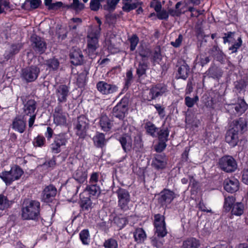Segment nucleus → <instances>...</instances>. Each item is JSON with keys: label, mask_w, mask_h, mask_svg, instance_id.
I'll use <instances>...</instances> for the list:
<instances>
[{"label": "nucleus", "mask_w": 248, "mask_h": 248, "mask_svg": "<svg viewBox=\"0 0 248 248\" xmlns=\"http://www.w3.org/2000/svg\"><path fill=\"white\" fill-rule=\"evenodd\" d=\"M154 217L155 231L154 236L151 238V243L154 246L160 248L162 246L163 242L159 238L164 237L167 233L165 217L160 214L155 215Z\"/></svg>", "instance_id": "nucleus-1"}, {"label": "nucleus", "mask_w": 248, "mask_h": 248, "mask_svg": "<svg viewBox=\"0 0 248 248\" xmlns=\"http://www.w3.org/2000/svg\"><path fill=\"white\" fill-rule=\"evenodd\" d=\"M101 30L99 27H94L88 33L86 50L89 57L92 59H94L97 54L96 49L99 47L98 39Z\"/></svg>", "instance_id": "nucleus-2"}, {"label": "nucleus", "mask_w": 248, "mask_h": 248, "mask_svg": "<svg viewBox=\"0 0 248 248\" xmlns=\"http://www.w3.org/2000/svg\"><path fill=\"white\" fill-rule=\"evenodd\" d=\"M40 202L36 201L25 200L22 209V216L25 219L35 220L40 212Z\"/></svg>", "instance_id": "nucleus-3"}, {"label": "nucleus", "mask_w": 248, "mask_h": 248, "mask_svg": "<svg viewBox=\"0 0 248 248\" xmlns=\"http://www.w3.org/2000/svg\"><path fill=\"white\" fill-rule=\"evenodd\" d=\"M23 174L22 169L18 165L11 167L9 171H4L0 173V178L6 185H10L14 181L19 180Z\"/></svg>", "instance_id": "nucleus-4"}, {"label": "nucleus", "mask_w": 248, "mask_h": 248, "mask_svg": "<svg viewBox=\"0 0 248 248\" xmlns=\"http://www.w3.org/2000/svg\"><path fill=\"white\" fill-rule=\"evenodd\" d=\"M167 87L164 84L159 83L152 87L143 94L144 100L150 101L162 96L167 92Z\"/></svg>", "instance_id": "nucleus-5"}, {"label": "nucleus", "mask_w": 248, "mask_h": 248, "mask_svg": "<svg viewBox=\"0 0 248 248\" xmlns=\"http://www.w3.org/2000/svg\"><path fill=\"white\" fill-rule=\"evenodd\" d=\"M74 124L76 135L84 138L89 128V120L84 115H80L75 120Z\"/></svg>", "instance_id": "nucleus-6"}, {"label": "nucleus", "mask_w": 248, "mask_h": 248, "mask_svg": "<svg viewBox=\"0 0 248 248\" xmlns=\"http://www.w3.org/2000/svg\"><path fill=\"white\" fill-rule=\"evenodd\" d=\"M36 108V102L33 99L29 100L24 105L23 108V119H26V116H30L29 120V126L31 127L34 122L36 113L35 110Z\"/></svg>", "instance_id": "nucleus-7"}, {"label": "nucleus", "mask_w": 248, "mask_h": 248, "mask_svg": "<svg viewBox=\"0 0 248 248\" xmlns=\"http://www.w3.org/2000/svg\"><path fill=\"white\" fill-rule=\"evenodd\" d=\"M219 168L227 172H232L236 169L237 163L235 159L231 156L225 155L219 159Z\"/></svg>", "instance_id": "nucleus-8"}, {"label": "nucleus", "mask_w": 248, "mask_h": 248, "mask_svg": "<svg viewBox=\"0 0 248 248\" xmlns=\"http://www.w3.org/2000/svg\"><path fill=\"white\" fill-rule=\"evenodd\" d=\"M118 201V206L124 211L129 209V204L130 202V196L129 192L124 188H119L116 191Z\"/></svg>", "instance_id": "nucleus-9"}, {"label": "nucleus", "mask_w": 248, "mask_h": 248, "mask_svg": "<svg viewBox=\"0 0 248 248\" xmlns=\"http://www.w3.org/2000/svg\"><path fill=\"white\" fill-rule=\"evenodd\" d=\"M68 138L66 133L55 135L54 141L50 144V149L53 153L58 154L61 152V148L65 146Z\"/></svg>", "instance_id": "nucleus-10"}, {"label": "nucleus", "mask_w": 248, "mask_h": 248, "mask_svg": "<svg viewBox=\"0 0 248 248\" xmlns=\"http://www.w3.org/2000/svg\"><path fill=\"white\" fill-rule=\"evenodd\" d=\"M40 69L36 66H31L23 68L21 74V78L28 82L35 80L38 77Z\"/></svg>", "instance_id": "nucleus-11"}, {"label": "nucleus", "mask_w": 248, "mask_h": 248, "mask_svg": "<svg viewBox=\"0 0 248 248\" xmlns=\"http://www.w3.org/2000/svg\"><path fill=\"white\" fill-rule=\"evenodd\" d=\"M128 110L127 98H123L113 109V115L119 119H123Z\"/></svg>", "instance_id": "nucleus-12"}, {"label": "nucleus", "mask_w": 248, "mask_h": 248, "mask_svg": "<svg viewBox=\"0 0 248 248\" xmlns=\"http://www.w3.org/2000/svg\"><path fill=\"white\" fill-rule=\"evenodd\" d=\"M33 50L39 54L43 53L46 49V44L44 39L36 35H33L31 39Z\"/></svg>", "instance_id": "nucleus-13"}, {"label": "nucleus", "mask_w": 248, "mask_h": 248, "mask_svg": "<svg viewBox=\"0 0 248 248\" xmlns=\"http://www.w3.org/2000/svg\"><path fill=\"white\" fill-rule=\"evenodd\" d=\"M96 88L101 93L105 95L113 94L116 93L118 90L116 85L108 84L104 81L98 82L96 84Z\"/></svg>", "instance_id": "nucleus-14"}, {"label": "nucleus", "mask_w": 248, "mask_h": 248, "mask_svg": "<svg viewBox=\"0 0 248 248\" xmlns=\"http://www.w3.org/2000/svg\"><path fill=\"white\" fill-rule=\"evenodd\" d=\"M226 109L232 114L239 115L246 110L247 105L244 100H240L237 103L228 105Z\"/></svg>", "instance_id": "nucleus-15"}, {"label": "nucleus", "mask_w": 248, "mask_h": 248, "mask_svg": "<svg viewBox=\"0 0 248 248\" xmlns=\"http://www.w3.org/2000/svg\"><path fill=\"white\" fill-rule=\"evenodd\" d=\"M55 93L58 99V104L65 103L67 101V97L70 94L69 88L64 84L60 85L56 88Z\"/></svg>", "instance_id": "nucleus-16"}, {"label": "nucleus", "mask_w": 248, "mask_h": 248, "mask_svg": "<svg viewBox=\"0 0 248 248\" xmlns=\"http://www.w3.org/2000/svg\"><path fill=\"white\" fill-rule=\"evenodd\" d=\"M71 62L74 65H81L84 62V56L80 49L73 47L70 54Z\"/></svg>", "instance_id": "nucleus-17"}, {"label": "nucleus", "mask_w": 248, "mask_h": 248, "mask_svg": "<svg viewBox=\"0 0 248 248\" xmlns=\"http://www.w3.org/2000/svg\"><path fill=\"white\" fill-rule=\"evenodd\" d=\"M57 189L52 185L45 187L42 194V200L46 202H51L57 194Z\"/></svg>", "instance_id": "nucleus-18"}, {"label": "nucleus", "mask_w": 248, "mask_h": 248, "mask_svg": "<svg viewBox=\"0 0 248 248\" xmlns=\"http://www.w3.org/2000/svg\"><path fill=\"white\" fill-rule=\"evenodd\" d=\"M53 120L54 123L57 125H62L66 123V116L65 113L62 111V106L61 104H58V106L55 108Z\"/></svg>", "instance_id": "nucleus-19"}, {"label": "nucleus", "mask_w": 248, "mask_h": 248, "mask_svg": "<svg viewBox=\"0 0 248 248\" xmlns=\"http://www.w3.org/2000/svg\"><path fill=\"white\" fill-rule=\"evenodd\" d=\"M247 121L245 118L241 117L238 120L232 121L231 124V127L232 129L235 130L237 132L242 133L246 131L247 129Z\"/></svg>", "instance_id": "nucleus-20"}, {"label": "nucleus", "mask_w": 248, "mask_h": 248, "mask_svg": "<svg viewBox=\"0 0 248 248\" xmlns=\"http://www.w3.org/2000/svg\"><path fill=\"white\" fill-rule=\"evenodd\" d=\"M177 77L178 78L186 79L188 77L190 68L188 64L184 61H180L178 62Z\"/></svg>", "instance_id": "nucleus-21"}, {"label": "nucleus", "mask_w": 248, "mask_h": 248, "mask_svg": "<svg viewBox=\"0 0 248 248\" xmlns=\"http://www.w3.org/2000/svg\"><path fill=\"white\" fill-rule=\"evenodd\" d=\"M175 197L173 192L169 189H164L161 192L158 201L162 205H167L170 203Z\"/></svg>", "instance_id": "nucleus-22"}, {"label": "nucleus", "mask_w": 248, "mask_h": 248, "mask_svg": "<svg viewBox=\"0 0 248 248\" xmlns=\"http://www.w3.org/2000/svg\"><path fill=\"white\" fill-rule=\"evenodd\" d=\"M25 119L20 118V117H16L13 120L12 124H11L12 128L16 131L20 133H22L24 132L26 123Z\"/></svg>", "instance_id": "nucleus-23"}, {"label": "nucleus", "mask_w": 248, "mask_h": 248, "mask_svg": "<svg viewBox=\"0 0 248 248\" xmlns=\"http://www.w3.org/2000/svg\"><path fill=\"white\" fill-rule=\"evenodd\" d=\"M238 133L231 128L226 134L225 140L231 146L234 147L238 142Z\"/></svg>", "instance_id": "nucleus-24"}, {"label": "nucleus", "mask_w": 248, "mask_h": 248, "mask_svg": "<svg viewBox=\"0 0 248 248\" xmlns=\"http://www.w3.org/2000/svg\"><path fill=\"white\" fill-rule=\"evenodd\" d=\"M239 182L236 179H227L224 182V187L228 192L233 193L238 189Z\"/></svg>", "instance_id": "nucleus-25"}, {"label": "nucleus", "mask_w": 248, "mask_h": 248, "mask_svg": "<svg viewBox=\"0 0 248 248\" xmlns=\"http://www.w3.org/2000/svg\"><path fill=\"white\" fill-rule=\"evenodd\" d=\"M166 164V158L164 154L155 155L152 161V165L157 170L164 169Z\"/></svg>", "instance_id": "nucleus-26"}, {"label": "nucleus", "mask_w": 248, "mask_h": 248, "mask_svg": "<svg viewBox=\"0 0 248 248\" xmlns=\"http://www.w3.org/2000/svg\"><path fill=\"white\" fill-rule=\"evenodd\" d=\"M122 148L125 152L129 151L132 149V140L128 134H124L119 139Z\"/></svg>", "instance_id": "nucleus-27"}, {"label": "nucleus", "mask_w": 248, "mask_h": 248, "mask_svg": "<svg viewBox=\"0 0 248 248\" xmlns=\"http://www.w3.org/2000/svg\"><path fill=\"white\" fill-rule=\"evenodd\" d=\"M87 172L82 168H78L73 175V177L79 184L87 182Z\"/></svg>", "instance_id": "nucleus-28"}, {"label": "nucleus", "mask_w": 248, "mask_h": 248, "mask_svg": "<svg viewBox=\"0 0 248 248\" xmlns=\"http://www.w3.org/2000/svg\"><path fill=\"white\" fill-rule=\"evenodd\" d=\"M99 125L102 130L108 132L112 128V123L106 115H103L100 119Z\"/></svg>", "instance_id": "nucleus-29"}, {"label": "nucleus", "mask_w": 248, "mask_h": 248, "mask_svg": "<svg viewBox=\"0 0 248 248\" xmlns=\"http://www.w3.org/2000/svg\"><path fill=\"white\" fill-rule=\"evenodd\" d=\"M94 145L97 147H103L106 143V140L104 134L97 132L93 138Z\"/></svg>", "instance_id": "nucleus-30"}, {"label": "nucleus", "mask_w": 248, "mask_h": 248, "mask_svg": "<svg viewBox=\"0 0 248 248\" xmlns=\"http://www.w3.org/2000/svg\"><path fill=\"white\" fill-rule=\"evenodd\" d=\"M134 237L138 243L143 242L146 238L145 232L142 228H138L134 232Z\"/></svg>", "instance_id": "nucleus-31"}, {"label": "nucleus", "mask_w": 248, "mask_h": 248, "mask_svg": "<svg viewBox=\"0 0 248 248\" xmlns=\"http://www.w3.org/2000/svg\"><path fill=\"white\" fill-rule=\"evenodd\" d=\"M207 74L210 77L214 79L218 78L222 76V71L218 67L213 66L208 69Z\"/></svg>", "instance_id": "nucleus-32"}, {"label": "nucleus", "mask_w": 248, "mask_h": 248, "mask_svg": "<svg viewBox=\"0 0 248 248\" xmlns=\"http://www.w3.org/2000/svg\"><path fill=\"white\" fill-rule=\"evenodd\" d=\"M200 246L199 241L194 238H190L183 242V248H199Z\"/></svg>", "instance_id": "nucleus-33"}, {"label": "nucleus", "mask_w": 248, "mask_h": 248, "mask_svg": "<svg viewBox=\"0 0 248 248\" xmlns=\"http://www.w3.org/2000/svg\"><path fill=\"white\" fill-rule=\"evenodd\" d=\"M85 190L89 192L90 195L98 196L101 193L99 186L97 184H89L87 185Z\"/></svg>", "instance_id": "nucleus-34"}, {"label": "nucleus", "mask_w": 248, "mask_h": 248, "mask_svg": "<svg viewBox=\"0 0 248 248\" xmlns=\"http://www.w3.org/2000/svg\"><path fill=\"white\" fill-rule=\"evenodd\" d=\"M244 206L241 202H236L232 206V214L237 216H240L244 213Z\"/></svg>", "instance_id": "nucleus-35"}, {"label": "nucleus", "mask_w": 248, "mask_h": 248, "mask_svg": "<svg viewBox=\"0 0 248 248\" xmlns=\"http://www.w3.org/2000/svg\"><path fill=\"white\" fill-rule=\"evenodd\" d=\"M67 8L73 9L76 12H79L85 8V5L79 0H73V2L67 6Z\"/></svg>", "instance_id": "nucleus-36"}, {"label": "nucleus", "mask_w": 248, "mask_h": 248, "mask_svg": "<svg viewBox=\"0 0 248 248\" xmlns=\"http://www.w3.org/2000/svg\"><path fill=\"white\" fill-rule=\"evenodd\" d=\"M80 206L83 210L88 211L93 207V203L89 197L81 198Z\"/></svg>", "instance_id": "nucleus-37"}, {"label": "nucleus", "mask_w": 248, "mask_h": 248, "mask_svg": "<svg viewBox=\"0 0 248 248\" xmlns=\"http://www.w3.org/2000/svg\"><path fill=\"white\" fill-rule=\"evenodd\" d=\"M79 238L83 245H88L90 242V233L88 229H84L79 233Z\"/></svg>", "instance_id": "nucleus-38"}, {"label": "nucleus", "mask_w": 248, "mask_h": 248, "mask_svg": "<svg viewBox=\"0 0 248 248\" xmlns=\"http://www.w3.org/2000/svg\"><path fill=\"white\" fill-rule=\"evenodd\" d=\"M235 199L233 196H228L225 198L224 203V208L225 210L229 212L230 211L233 204H234Z\"/></svg>", "instance_id": "nucleus-39"}, {"label": "nucleus", "mask_w": 248, "mask_h": 248, "mask_svg": "<svg viewBox=\"0 0 248 248\" xmlns=\"http://www.w3.org/2000/svg\"><path fill=\"white\" fill-rule=\"evenodd\" d=\"M12 204L7 198L2 194H0V210H4L8 208Z\"/></svg>", "instance_id": "nucleus-40"}, {"label": "nucleus", "mask_w": 248, "mask_h": 248, "mask_svg": "<svg viewBox=\"0 0 248 248\" xmlns=\"http://www.w3.org/2000/svg\"><path fill=\"white\" fill-rule=\"evenodd\" d=\"M148 68V65L145 62H140L137 68L136 72L139 77L146 74V70Z\"/></svg>", "instance_id": "nucleus-41"}, {"label": "nucleus", "mask_w": 248, "mask_h": 248, "mask_svg": "<svg viewBox=\"0 0 248 248\" xmlns=\"http://www.w3.org/2000/svg\"><path fill=\"white\" fill-rule=\"evenodd\" d=\"M169 135V131L167 128L161 129L157 133L158 137L160 141H167Z\"/></svg>", "instance_id": "nucleus-42"}, {"label": "nucleus", "mask_w": 248, "mask_h": 248, "mask_svg": "<svg viewBox=\"0 0 248 248\" xmlns=\"http://www.w3.org/2000/svg\"><path fill=\"white\" fill-rule=\"evenodd\" d=\"M145 128L147 132L152 137H156V132L158 128L153 123L148 122L146 123Z\"/></svg>", "instance_id": "nucleus-43"}, {"label": "nucleus", "mask_w": 248, "mask_h": 248, "mask_svg": "<svg viewBox=\"0 0 248 248\" xmlns=\"http://www.w3.org/2000/svg\"><path fill=\"white\" fill-rule=\"evenodd\" d=\"M128 40L130 43V50H135L139 41V39L138 37L137 36V35L133 34L130 38L128 39Z\"/></svg>", "instance_id": "nucleus-44"}, {"label": "nucleus", "mask_w": 248, "mask_h": 248, "mask_svg": "<svg viewBox=\"0 0 248 248\" xmlns=\"http://www.w3.org/2000/svg\"><path fill=\"white\" fill-rule=\"evenodd\" d=\"M104 0H91L90 3V8L91 10L93 11H98L101 7V2Z\"/></svg>", "instance_id": "nucleus-45"}, {"label": "nucleus", "mask_w": 248, "mask_h": 248, "mask_svg": "<svg viewBox=\"0 0 248 248\" xmlns=\"http://www.w3.org/2000/svg\"><path fill=\"white\" fill-rule=\"evenodd\" d=\"M123 6L122 9L124 11L129 12L131 10H133L137 8L138 4L136 3H130V2H123Z\"/></svg>", "instance_id": "nucleus-46"}, {"label": "nucleus", "mask_w": 248, "mask_h": 248, "mask_svg": "<svg viewBox=\"0 0 248 248\" xmlns=\"http://www.w3.org/2000/svg\"><path fill=\"white\" fill-rule=\"evenodd\" d=\"M199 100L198 96H196L194 98H191L189 96H186L185 98V104L188 108L192 107L194 104Z\"/></svg>", "instance_id": "nucleus-47"}, {"label": "nucleus", "mask_w": 248, "mask_h": 248, "mask_svg": "<svg viewBox=\"0 0 248 248\" xmlns=\"http://www.w3.org/2000/svg\"><path fill=\"white\" fill-rule=\"evenodd\" d=\"M46 64L53 70H56L58 68L59 62L57 59H52L47 60Z\"/></svg>", "instance_id": "nucleus-48"}, {"label": "nucleus", "mask_w": 248, "mask_h": 248, "mask_svg": "<svg viewBox=\"0 0 248 248\" xmlns=\"http://www.w3.org/2000/svg\"><path fill=\"white\" fill-rule=\"evenodd\" d=\"M234 32H228V33L224 34V36L223 37V42L224 44H226V43H232L234 38Z\"/></svg>", "instance_id": "nucleus-49"}, {"label": "nucleus", "mask_w": 248, "mask_h": 248, "mask_svg": "<svg viewBox=\"0 0 248 248\" xmlns=\"http://www.w3.org/2000/svg\"><path fill=\"white\" fill-rule=\"evenodd\" d=\"M114 221V223L120 229L123 228L127 223V220L124 217H115Z\"/></svg>", "instance_id": "nucleus-50"}, {"label": "nucleus", "mask_w": 248, "mask_h": 248, "mask_svg": "<svg viewBox=\"0 0 248 248\" xmlns=\"http://www.w3.org/2000/svg\"><path fill=\"white\" fill-rule=\"evenodd\" d=\"M105 248H117L118 244L117 241L113 239H109L106 240L104 244Z\"/></svg>", "instance_id": "nucleus-51"}, {"label": "nucleus", "mask_w": 248, "mask_h": 248, "mask_svg": "<svg viewBox=\"0 0 248 248\" xmlns=\"http://www.w3.org/2000/svg\"><path fill=\"white\" fill-rule=\"evenodd\" d=\"M22 47V45L20 43L12 45L10 50V54L12 56L17 53Z\"/></svg>", "instance_id": "nucleus-52"}, {"label": "nucleus", "mask_w": 248, "mask_h": 248, "mask_svg": "<svg viewBox=\"0 0 248 248\" xmlns=\"http://www.w3.org/2000/svg\"><path fill=\"white\" fill-rule=\"evenodd\" d=\"M45 141V139L43 137L38 136L34 140L33 145L36 147L42 146L44 144Z\"/></svg>", "instance_id": "nucleus-53"}, {"label": "nucleus", "mask_w": 248, "mask_h": 248, "mask_svg": "<svg viewBox=\"0 0 248 248\" xmlns=\"http://www.w3.org/2000/svg\"><path fill=\"white\" fill-rule=\"evenodd\" d=\"M160 117L163 118L165 116V108L161 106L160 104H157L154 105Z\"/></svg>", "instance_id": "nucleus-54"}, {"label": "nucleus", "mask_w": 248, "mask_h": 248, "mask_svg": "<svg viewBox=\"0 0 248 248\" xmlns=\"http://www.w3.org/2000/svg\"><path fill=\"white\" fill-rule=\"evenodd\" d=\"M242 45V40L240 37L238 38V42L235 43L231 47H229V49L232 50V53L237 52V49L239 48Z\"/></svg>", "instance_id": "nucleus-55"}, {"label": "nucleus", "mask_w": 248, "mask_h": 248, "mask_svg": "<svg viewBox=\"0 0 248 248\" xmlns=\"http://www.w3.org/2000/svg\"><path fill=\"white\" fill-rule=\"evenodd\" d=\"M183 39V36L182 34H179L178 38L175 41H171L170 44L175 47H178L181 45Z\"/></svg>", "instance_id": "nucleus-56"}, {"label": "nucleus", "mask_w": 248, "mask_h": 248, "mask_svg": "<svg viewBox=\"0 0 248 248\" xmlns=\"http://www.w3.org/2000/svg\"><path fill=\"white\" fill-rule=\"evenodd\" d=\"M138 53L142 58H147L149 54L148 50L144 49L142 46H140L139 47Z\"/></svg>", "instance_id": "nucleus-57"}, {"label": "nucleus", "mask_w": 248, "mask_h": 248, "mask_svg": "<svg viewBox=\"0 0 248 248\" xmlns=\"http://www.w3.org/2000/svg\"><path fill=\"white\" fill-rule=\"evenodd\" d=\"M133 78L132 72L131 70L128 71L126 73L125 86L128 87L131 83Z\"/></svg>", "instance_id": "nucleus-58"}, {"label": "nucleus", "mask_w": 248, "mask_h": 248, "mask_svg": "<svg viewBox=\"0 0 248 248\" xmlns=\"http://www.w3.org/2000/svg\"><path fill=\"white\" fill-rule=\"evenodd\" d=\"M56 165V160L55 158H52L51 159L46 161L43 165L42 166L44 168H53Z\"/></svg>", "instance_id": "nucleus-59"}, {"label": "nucleus", "mask_w": 248, "mask_h": 248, "mask_svg": "<svg viewBox=\"0 0 248 248\" xmlns=\"http://www.w3.org/2000/svg\"><path fill=\"white\" fill-rule=\"evenodd\" d=\"M213 56L215 59L221 62H223L224 61L225 55L221 51H217V53L213 54Z\"/></svg>", "instance_id": "nucleus-60"}, {"label": "nucleus", "mask_w": 248, "mask_h": 248, "mask_svg": "<svg viewBox=\"0 0 248 248\" xmlns=\"http://www.w3.org/2000/svg\"><path fill=\"white\" fill-rule=\"evenodd\" d=\"M99 174L97 172H93L90 177L89 180V184H97L98 181Z\"/></svg>", "instance_id": "nucleus-61"}, {"label": "nucleus", "mask_w": 248, "mask_h": 248, "mask_svg": "<svg viewBox=\"0 0 248 248\" xmlns=\"http://www.w3.org/2000/svg\"><path fill=\"white\" fill-rule=\"evenodd\" d=\"M119 0H107L108 9L109 10L114 9Z\"/></svg>", "instance_id": "nucleus-62"}, {"label": "nucleus", "mask_w": 248, "mask_h": 248, "mask_svg": "<svg viewBox=\"0 0 248 248\" xmlns=\"http://www.w3.org/2000/svg\"><path fill=\"white\" fill-rule=\"evenodd\" d=\"M63 3L61 1H57L54 3H52L49 7V10H57L62 6Z\"/></svg>", "instance_id": "nucleus-63"}, {"label": "nucleus", "mask_w": 248, "mask_h": 248, "mask_svg": "<svg viewBox=\"0 0 248 248\" xmlns=\"http://www.w3.org/2000/svg\"><path fill=\"white\" fill-rule=\"evenodd\" d=\"M166 147V142L160 141L155 147V150L157 152H161Z\"/></svg>", "instance_id": "nucleus-64"}]
</instances>
